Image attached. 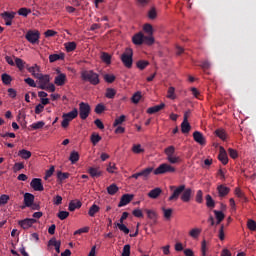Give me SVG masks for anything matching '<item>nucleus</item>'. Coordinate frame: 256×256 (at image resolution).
Segmentation results:
<instances>
[{
    "instance_id": "9b49d317",
    "label": "nucleus",
    "mask_w": 256,
    "mask_h": 256,
    "mask_svg": "<svg viewBox=\"0 0 256 256\" xmlns=\"http://www.w3.org/2000/svg\"><path fill=\"white\" fill-rule=\"evenodd\" d=\"M30 186L32 187V189L34 191H44L45 190L40 178H33L32 181L30 182Z\"/></svg>"
},
{
    "instance_id": "0eeeda50",
    "label": "nucleus",
    "mask_w": 256,
    "mask_h": 256,
    "mask_svg": "<svg viewBox=\"0 0 256 256\" xmlns=\"http://www.w3.org/2000/svg\"><path fill=\"white\" fill-rule=\"evenodd\" d=\"M79 117L82 121H85L89 115H91V106L89 103L81 102L79 104Z\"/></svg>"
},
{
    "instance_id": "f8f14e48",
    "label": "nucleus",
    "mask_w": 256,
    "mask_h": 256,
    "mask_svg": "<svg viewBox=\"0 0 256 256\" xmlns=\"http://www.w3.org/2000/svg\"><path fill=\"white\" fill-rule=\"evenodd\" d=\"M193 139L196 143H198L199 145H206L207 141L205 140V136H203V133L199 132V131H195L193 133Z\"/></svg>"
},
{
    "instance_id": "680f3d73",
    "label": "nucleus",
    "mask_w": 256,
    "mask_h": 256,
    "mask_svg": "<svg viewBox=\"0 0 256 256\" xmlns=\"http://www.w3.org/2000/svg\"><path fill=\"white\" fill-rule=\"evenodd\" d=\"M247 227L250 231H256V222L254 220H248Z\"/></svg>"
},
{
    "instance_id": "c756f323",
    "label": "nucleus",
    "mask_w": 256,
    "mask_h": 256,
    "mask_svg": "<svg viewBox=\"0 0 256 256\" xmlns=\"http://www.w3.org/2000/svg\"><path fill=\"white\" fill-rule=\"evenodd\" d=\"M119 192V187L117 184H111L107 187V193L108 195H116Z\"/></svg>"
},
{
    "instance_id": "79ce46f5",
    "label": "nucleus",
    "mask_w": 256,
    "mask_h": 256,
    "mask_svg": "<svg viewBox=\"0 0 256 256\" xmlns=\"http://www.w3.org/2000/svg\"><path fill=\"white\" fill-rule=\"evenodd\" d=\"M213 213L215 214L218 223H221V221L225 219V214L222 211L214 210Z\"/></svg>"
},
{
    "instance_id": "20e7f679",
    "label": "nucleus",
    "mask_w": 256,
    "mask_h": 256,
    "mask_svg": "<svg viewBox=\"0 0 256 256\" xmlns=\"http://www.w3.org/2000/svg\"><path fill=\"white\" fill-rule=\"evenodd\" d=\"M121 61L127 69H131L133 67V49L126 48L121 55Z\"/></svg>"
},
{
    "instance_id": "6ab92c4d",
    "label": "nucleus",
    "mask_w": 256,
    "mask_h": 256,
    "mask_svg": "<svg viewBox=\"0 0 256 256\" xmlns=\"http://www.w3.org/2000/svg\"><path fill=\"white\" fill-rule=\"evenodd\" d=\"M217 191H218L219 197H227V195H229V192L231 191V189L225 185H219L217 187Z\"/></svg>"
},
{
    "instance_id": "f3484780",
    "label": "nucleus",
    "mask_w": 256,
    "mask_h": 256,
    "mask_svg": "<svg viewBox=\"0 0 256 256\" xmlns=\"http://www.w3.org/2000/svg\"><path fill=\"white\" fill-rule=\"evenodd\" d=\"M48 247H55L56 253H61V241H57L55 238L48 241Z\"/></svg>"
},
{
    "instance_id": "aec40b11",
    "label": "nucleus",
    "mask_w": 256,
    "mask_h": 256,
    "mask_svg": "<svg viewBox=\"0 0 256 256\" xmlns=\"http://www.w3.org/2000/svg\"><path fill=\"white\" fill-rule=\"evenodd\" d=\"M144 39H145V35L139 32L133 36L132 41L134 45H143Z\"/></svg>"
},
{
    "instance_id": "3c124183",
    "label": "nucleus",
    "mask_w": 256,
    "mask_h": 256,
    "mask_svg": "<svg viewBox=\"0 0 256 256\" xmlns=\"http://www.w3.org/2000/svg\"><path fill=\"white\" fill-rule=\"evenodd\" d=\"M21 169H25V164L23 162H17L13 166L14 173H17V171H21Z\"/></svg>"
},
{
    "instance_id": "13d9d810",
    "label": "nucleus",
    "mask_w": 256,
    "mask_h": 256,
    "mask_svg": "<svg viewBox=\"0 0 256 256\" xmlns=\"http://www.w3.org/2000/svg\"><path fill=\"white\" fill-rule=\"evenodd\" d=\"M57 217L61 220V221H65V219H67V217H69V212L67 211H60L57 214Z\"/></svg>"
},
{
    "instance_id": "4d7b16f0",
    "label": "nucleus",
    "mask_w": 256,
    "mask_h": 256,
    "mask_svg": "<svg viewBox=\"0 0 256 256\" xmlns=\"http://www.w3.org/2000/svg\"><path fill=\"white\" fill-rule=\"evenodd\" d=\"M196 203H203V191L198 190L195 197Z\"/></svg>"
},
{
    "instance_id": "f03ea898",
    "label": "nucleus",
    "mask_w": 256,
    "mask_h": 256,
    "mask_svg": "<svg viewBox=\"0 0 256 256\" xmlns=\"http://www.w3.org/2000/svg\"><path fill=\"white\" fill-rule=\"evenodd\" d=\"M82 81H88L90 85H99L101 80L99 79V74L95 73L93 70H84L81 72Z\"/></svg>"
},
{
    "instance_id": "5fc2aeb1",
    "label": "nucleus",
    "mask_w": 256,
    "mask_h": 256,
    "mask_svg": "<svg viewBox=\"0 0 256 256\" xmlns=\"http://www.w3.org/2000/svg\"><path fill=\"white\" fill-rule=\"evenodd\" d=\"M29 13H31V9L20 8L18 10V15H21L22 17H27V15H29Z\"/></svg>"
},
{
    "instance_id": "69168bd1",
    "label": "nucleus",
    "mask_w": 256,
    "mask_h": 256,
    "mask_svg": "<svg viewBox=\"0 0 256 256\" xmlns=\"http://www.w3.org/2000/svg\"><path fill=\"white\" fill-rule=\"evenodd\" d=\"M104 80L106 81V83H113L115 81V75L106 74L104 75Z\"/></svg>"
},
{
    "instance_id": "cd10ccee",
    "label": "nucleus",
    "mask_w": 256,
    "mask_h": 256,
    "mask_svg": "<svg viewBox=\"0 0 256 256\" xmlns=\"http://www.w3.org/2000/svg\"><path fill=\"white\" fill-rule=\"evenodd\" d=\"M215 135L216 137H219V139H221L222 141H227V132H225L224 129H221V128L217 129L215 131Z\"/></svg>"
},
{
    "instance_id": "423d86ee",
    "label": "nucleus",
    "mask_w": 256,
    "mask_h": 256,
    "mask_svg": "<svg viewBox=\"0 0 256 256\" xmlns=\"http://www.w3.org/2000/svg\"><path fill=\"white\" fill-rule=\"evenodd\" d=\"M40 37L41 34L37 30H29L25 35L27 42L31 43L32 45H39Z\"/></svg>"
},
{
    "instance_id": "4468645a",
    "label": "nucleus",
    "mask_w": 256,
    "mask_h": 256,
    "mask_svg": "<svg viewBox=\"0 0 256 256\" xmlns=\"http://www.w3.org/2000/svg\"><path fill=\"white\" fill-rule=\"evenodd\" d=\"M133 194H124L122 195L118 207H125V205H129L130 201H133Z\"/></svg>"
},
{
    "instance_id": "e433bc0d",
    "label": "nucleus",
    "mask_w": 256,
    "mask_h": 256,
    "mask_svg": "<svg viewBox=\"0 0 256 256\" xmlns=\"http://www.w3.org/2000/svg\"><path fill=\"white\" fill-rule=\"evenodd\" d=\"M1 79L4 85H11V81H13V78H11V75L7 73L2 74Z\"/></svg>"
},
{
    "instance_id": "052dcab7",
    "label": "nucleus",
    "mask_w": 256,
    "mask_h": 256,
    "mask_svg": "<svg viewBox=\"0 0 256 256\" xmlns=\"http://www.w3.org/2000/svg\"><path fill=\"white\" fill-rule=\"evenodd\" d=\"M132 151L133 153L139 154V153H143L145 150L141 148L140 144H136L132 147Z\"/></svg>"
},
{
    "instance_id": "4c0bfd02",
    "label": "nucleus",
    "mask_w": 256,
    "mask_h": 256,
    "mask_svg": "<svg viewBox=\"0 0 256 256\" xmlns=\"http://www.w3.org/2000/svg\"><path fill=\"white\" fill-rule=\"evenodd\" d=\"M189 235L190 237H192V239H198L199 235H201V229L193 228L192 230H190Z\"/></svg>"
},
{
    "instance_id": "5701e85b",
    "label": "nucleus",
    "mask_w": 256,
    "mask_h": 256,
    "mask_svg": "<svg viewBox=\"0 0 256 256\" xmlns=\"http://www.w3.org/2000/svg\"><path fill=\"white\" fill-rule=\"evenodd\" d=\"M82 203L79 200H72L69 203L68 211H75V209H81Z\"/></svg>"
},
{
    "instance_id": "9d476101",
    "label": "nucleus",
    "mask_w": 256,
    "mask_h": 256,
    "mask_svg": "<svg viewBox=\"0 0 256 256\" xmlns=\"http://www.w3.org/2000/svg\"><path fill=\"white\" fill-rule=\"evenodd\" d=\"M2 19L5 21V25L8 27L12 25L13 19H15V12H3L0 14Z\"/></svg>"
},
{
    "instance_id": "bf43d9fd",
    "label": "nucleus",
    "mask_w": 256,
    "mask_h": 256,
    "mask_svg": "<svg viewBox=\"0 0 256 256\" xmlns=\"http://www.w3.org/2000/svg\"><path fill=\"white\" fill-rule=\"evenodd\" d=\"M143 29L145 33H148V35H153V26L151 24H145Z\"/></svg>"
},
{
    "instance_id": "b1692460",
    "label": "nucleus",
    "mask_w": 256,
    "mask_h": 256,
    "mask_svg": "<svg viewBox=\"0 0 256 256\" xmlns=\"http://www.w3.org/2000/svg\"><path fill=\"white\" fill-rule=\"evenodd\" d=\"M65 59V53L61 52L59 54H51L49 56V61L55 63V61H63Z\"/></svg>"
},
{
    "instance_id": "09e8293b",
    "label": "nucleus",
    "mask_w": 256,
    "mask_h": 256,
    "mask_svg": "<svg viewBox=\"0 0 256 256\" xmlns=\"http://www.w3.org/2000/svg\"><path fill=\"white\" fill-rule=\"evenodd\" d=\"M114 225L115 227H118V229L122 231V233H124L125 235H129V228H127L125 224H114Z\"/></svg>"
},
{
    "instance_id": "de8ad7c7",
    "label": "nucleus",
    "mask_w": 256,
    "mask_h": 256,
    "mask_svg": "<svg viewBox=\"0 0 256 256\" xmlns=\"http://www.w3.org/2000/svg\"><path fill=\"white\" fill-rule=\"evenodd\" d=\"M121 256H131V245L129 244L124 245Z\"/></svg>"
},
{
    "instance_id": "7ed1b4c3",
    "label": "nucleus",
    "mask_w": 256,
    "mask_h": 256,
    "mask_svg": "<svg viewBox=\"0 0 256 256\" xmlns=\"http://www.w3.org/2000/svg\"><path fill=\"white\" fill-rule=\"evenodd\" d=\"M164 153L166 155L167 161L171 165H176V163H181V157L175 155V146H168L165 148Z\"/></svg>"
},
{
    "instance_id": "603ef678",
    "label": "nucleus",
    "mask_w": 256,
    "mask_h": 256,
    "mask_svg": "<svg viewBox=\"0 0 256 256\" xmlns=\"http://www.w3.org/2000/svg\"><path fill=\"white\" fill-rule=\"evenodd\" d=\"M228 155L231 157V159H237L239 157V153L233 148L228 149Z\"/></svg>"
},
{
    "instance_id": "c9c22d12",
    "label": "nucleus",
    "mask_w": 256,
    "mask_h": 256,
    "mask_svg": "<svg viewBox=\"0 0 256 256\" xmlns=\"http://www.w3.org/2000/svg\"><path fill=\"white\" fill-rule=\"evenodd\" d=\"M64 45L67 53H71V51H75V49H77V43L75 42H67Z\"/></svg>"
},
{
    "instance_id": "1a4fd4ad",
    "label": "nucleus",
    "mask_w": 256,
    "mask_h": 256,
    "mask_svg": "<svg viewBox=\"0 0 256 256\" xmlns=\"http://www.w3.org/2000/svg\"><path fill=\"white\" fill-rule=\"evenodd\" d=\"M35 223H37V220L35 218H26L24 220H20L18 222V225H20L22 229L27 230V229H31V227H33Z\"/></svg>"
},
{
    "instance_id": "39448f33",
    "label": "nucleus",
    "mask_w": 256,
    "mask_h": 256,
    "mask_svg": "<svg viewBox=\"0 0 256 256\" xmlns=\"http://www.w3.org/2000/svg\"><path fill=\"white\" fill-rule=\"evenodd\" d=\"M175 171V167H173L171 164L163 163L154 170V175H165L167 173H175Z\"/></svg>"
},
{
    "instance_id": "412c9836",
    "label": "nucleus",
    "mask_w": 256,
    "mask_h": 256,
    "mask_svg": "<svg viewBox=\"0 0 256 256\" xmlns=\"http://www.w3.org/2000/svg\"><path fill=\"white\" fill-rule=\"evenodd\" d=\"M79 115V110L77 108H74L72 111L68 113H64L62 117H65L66 119H69L70 121H73V119H77V116Z\"/></svg>"
},
{
    "instance_id": "774afa93",
    "label": "nucleus",
    "mask_w": 256,
    "mask_h": 256,
    "mask_svg": "<svg viewBox=\"0 0 256 256\" xmlns=\"http://www.w3.org/2000/svg\"><path fill=\"white\" fill-rule=\"evenodd\" d=\"M149 19H157V10L153 7L148 12Z\"/></svg>"
},
{
    "instance_id": "72a5a7b5",
    "label": "nucleus",
    "mask_w": 256,
    "mask_h": 256,
    "mask_svg": "<svg viewBox=\"0 0 256 256\" xmlns=\"http://www.w3.org/2000/svg\"><path fill=\"white\" fill-rule=\"evenodd\" d=\"M206 206L208 209H215V200L209 194L206 195Z\"/></svg>"
},
{
    "instance_id": "2f4dec72",
    "label": "nucleus",
    "mask_w": 256,
    "mask_h": 256,
    "mask_svg": "<svg viewBox=\"0 0 256 256\" xmlns=\"http://www.w3.org/2000/svg\"><path fill=\"white\" fill-rule=\"evenodd\" d=\"M100 59L105 63L106 65H111V55L107 52H102Z\"/></svg>"
},
{
    "instance_id": "338daca9",
    "label": "nucleus",
    "mask_w": 256,
    "mask_h": 256,
    "mask_svg": "<svg viewBox=\"0 0 256 256\" xmlns=\"http://www.w3.org/2000/svg\"><path fill=\"white\" fill-rule=\"evenodd\" d=\"M103 111H105V105H103V104L96 105L95 113H97V115H101V113H103Z\"/></svg>"
},
{
    "instance_id": "a18cd8bd",
    "label": "nucleus",
    "mask_w": 256,
    "mask_h": 256,
    "mask_svg": "<svg viewBox=\"0 0 256 256\" xmlns=\"http://www.w3.org/2000/svg\"><path fill=\"white\" fill-rule=\"evenodd\" d=\"M125 119V115H121L120 117L116 118L113 123V127H118V125H122L123 123H125Z\"/></svg>"
},
{
    "instance_id": "ea45409f",
    "label": "nucleus",
    "mask_w": 256,
    "mask_h": 256,
    "mask_svg": "<svg viewBox=\"0 0 256 256\" xmlns=\"http://www.w3.org/2000/svg\"><path fill=\"white\" fill-rule=\"evenodd\" d=\"M101 139L102 138L98 133H92V135L90 137V141L94 146L97 145V143H99V141H101Z\"/></svg>"
},
{
    "instance_id": "0e129e2a",
    "label": "nucleus",
    "mask_w": 256,
    "mask_h": 256,
    "mask_svg": "<svg viewBox=\"0 0 256 256\" xmlns=\"http://www.w3.org/2000/svg\"><path fill=\"white\" fill-rule=\"evenodd\" d=\"M167 97L168 99H176V96H175V88L174 87H170L168 89V94H167Z\"/></svg>"
},
{
    "instance_id": "c85d7f7f",
    "label": "nucleus",
    "mask_w": 256,
    "mask_h": 256,
    "mask_svg": "<svg viewBox=\"0 0 256 256\" xmlns=\"http://www.w3.org/2000/svg\"><path fill=\"white\" fill-rule=\"evenodd\" d=\"M18 156L25 160L31 159V151L25 149L19 150Z\"/></svg>"
},
{
    "instance_id": "bb28decb",
    "label": "nucleus",
    "mask_w": 256,
    "mask_h": 256,
    "mask_svg": "<svg viewBox=\"0 0 256 256\" xmlns=\"http://www.w3.org/2000/svg\"><path fill=\"white\" fill-rule=\"evenodd\" d=\"M139 173H140V177H142L144 181H147V179H149V175L153 173V167H148L140 171Z\"/></svg>"
},
{
    "instance_id": "c03bdc74",
    "label": "nucleus",
    "mask_w": 256,
    "mask_h": 256,
    "mask_svg": "<svg viewBox=\"0 0 256 256\" xmlns=\"http://www.w3.org/2000/svg\"><path fill=\"white\" fill-rule=\"evenodd\" d=\"M69 173L68 172H61L59 171L57 173V179L58 181H65V179H69Z\"/></svg>"
},
{
    "instance_id": "a211bd4d",
    "label": "nucleus",
    "mask_w": 256,
    "mask_h": 256,
    "mask_svg": "<svg viewBox=\"0 0 256 256\" xmlns=\"http://www.w3.org/2000/svg\"><path fill=\"white\" fill-rule=\"evenodd\" d=\"M162 109H165V103L148 108L146 113H148V115H154V113H159Z\"/></svg>"
},
{
    "instance_id": "a19ab883",
    "label": "nucleus",
    "mask_w": 256,
    "mask_h": 256,
    "mask_svg": "<svg viewBox=\"0 0 256 256\" xmlns=\"http://www.w3.org/2000/svg\"><path fill=\"white\" fill-rule=\"evenodd\" d=\"M14 65H16V67H18L20 71H23V69H25V61H23V59L21 58H15Z\"/></svg>"
},
{
    "instance_id": "a878e982",
    "label": "nucleus",
    "mask_w": 256,
    "mask_h": 256,
    "mask_svg": "<svg viewBox=\"0 0 256 256\" xmlns=\"http://www.w3.org/2000/svg\"><path fill=\"white\" fill-rule=\"evenodd\" d=\"M28 71L29 73H31V75H33V77H35V79H37V75H41V68L37 64H34L33 66L29 67Z\"/></svg>"
},
{
    "instance_id": "dca6fc26",
    "label": "nucleus",
    "mask_w": 256,
    "mask_h": 256,
    "mask_svg": "<svg viewBox=\"0 0 256 256\" xmlns=\"http://www.w3.org/2000/svg\"><path fill=\"white\" fill-rule=\"evenodd\" d=\"M35 202V196L31 193L24 194V205L25 207H31Z\"/></svg>"
},
{
    "instance_id": "ddd939ff",
    "label": "nucleus",
    "mask_w": 256,
    "mask_h": 256,
    "mask_svg": "<svg viewBox=\"0 0 256 256\" xmlns=\"http://www.w3.org/2000/svg\"><path fill=\"white\" fill-rule=\"evenodd\" d=\"M66 81H67V75L65 73L58 74L54 79V83L58 87H63Z\"/></svg>"
},
{
    "instance_id": "7c9ffc66",
    "label": "nucleus",
    "mask_w": 256,
    "mask_h": 256,
    "mask_svg": "<svg viewBox=\"0 0 256 256\" xmlns=\"http://www.w3.org/2000/svg\"><path fill=\"white\" fill-rule=\"evenodd\" d=\"M79 158H80L79 152L72 151L69 156V161L72 163V165H75V163H77V161H79Z\"/></svg>"
},
{
    "instance_id": "58836bf2",
    "label": "nucleus",
    "mask_w": 256,
    "mask_h": 256,
    "mask_svg": "<svg viewBox=\"0 0 256 256\" xmlns=\"http://www.w3.org/2000/svg\"><path fill=\"white\" fill-rule=\"evenodd\" d=\"M145 212L147 213L148 219H151L152 221H157V212L149 209H145Z\"/></svg>"
},
{
    "instance_id": "f257e3e1",
    "label": "nucleus",
    "mask_w": 256,
    "mask_h": 256,
    "mask_svg": "<svg viewBox=\"0 0 256 256\" xmlns=\"http://www.w3.org/2000/svg\"><path fill=\"white\" fill-rule=\"evenodd\" d=\"M170 191H172V194L168 198V201H178L180 197L183 203H189V201H191V197H193V190L191 188H187L184 184L179 186H170Z\"/></svg>"
},
{
    "instance_id": "864d4df0",
    "label": "nucleus",
    "mask_w": 256,
    "mask_h": 256,
    "mask_svg": "<svg viewBox=\"0 0 256 256\" xmlns=\"http://www.w3.org/2000/svg\"><path fill=\"white\" fill-rule=\"evenodd\" d=\"M9 203V195L7 194H2L0 196V206L1 205H7Z\"/></svg>"
},
{
    "instance_id": "8fccbe9b",
    "label": "nucleus",
    "mask_w": 256,
    "mask_h": 256,
    "mask_svg": "<svg viewBox=\"0 0 256 256\" xmlns=\"http://www.w3.org/2000/svg\"><path fill=\"white\" fill-rule=\"evenodd\" d=\"M31 127L32 129H34V131H37V129H43V127H45V122L39 121V122L33 123Z\"/></svg>"
},
{
    "instance_id": "2eb2a0df",
    "label": "nucleus",
    "mask_w": 256,
    "mask_h": 256,
    "mask_svg": "<svg viewBox=\"0 0 256 256\" xmlns=\"http://www.w3.org/2000/svg\"><path fill=\"white\" fill-rule=\"evenodd\" d=\"M218 159L221 161L222 165H227L229 163V157L227 156V151H225V148L220 147Z\"/></svg>"
},
{
    "instance_id": "e2e57ef3",
    "label": "nucleus",
    "mask_w": 256,
    "mask_h": 256,
    "mask_svg": "<svg viewBox=\"0 0 256 256\" xmlns=\"http://www.w3.org/2000/svg\"><path fill=\"white\" fill-rule=\"evenodd\" d=\"M139 101H141V92H136L133 96H132V103H139Z\"/></svg>"
},
{
    "instance_id": "393cba45",
    "label": "nucleus",
    "mask_w": 256,
    "mask_h": 256,
    "mask_svg": "<svg viewBox=\"0 0 256 256\" xmlns=\"http://www.w3.org/2000/svg\"><path fill=\"white\" fill-rule=\"evenodd\" d=\"M161 193H163V190L161 188H154L148 193V197L150 199H157Z\"/></svg>"
},
{
    "instance_id": "6e6d98bb",
    "label": "nucleus",
    "mask_w": 256,
    "mask_h": 256,
    "mask_svg": "<svg viewBox=\"0 0 256 256\" xmlns=\"http://www.w3.org/2000/svg\"><path fill=\"white\" fill-rule=\"evenodd\" d=\"M145 45H153L155 43V38L153 36H144Z\"/></svg>"
},
{
    "instance_id": "37998d69",
    "label": "nucleus",
    "mask_w": 256,
    "mask_h": 256,
    "mask_svg": "<svg viewBox=\"0 0 256 256\" xmlns=\"http://www.w3.org/2000/svg\"><path fill=\"white\" fill-rule=\"evenodd\" d=\"M181 131L182 133H189V131H191V124H189V122H182Z\"/></svg>"
},
{
    "instance_id": "473e14b6",
    "label": "nucleus",
    "mask_w": 256,
    "mask_h": 256,
    "mask_svg": "<svg viewBox=\"0 0 256 256\" xmlns=\"http://www.w3.org/2000/svg\"><path fill=\"white\" fill-rule=\"evenodd\" d=\"M115 95H117V90H115V88L106 89L105 97L107 99H115Z\"/></svg>"
},
{
    "instance_id": "6e6552de",
    "label": "nucleus",
    "mask_w": 256,
    "mask_h": 256,
    "mask_svg": "<svg viewBox=\"0 0 256 256\" xmlns=\"http://www.w3.org/2000/svg\"><path fill=\"white\" fill-rule=\"evenodd\" d=\"M36 79L39 80L38 82V89H47V86L49 85L50 81H51V76H49V74H36Z\"/></svg>"
},
{
    "instance_id": "49530a36",
    "label": "nucleus",
    "mask_w": 256,
    "mask_h": 256,
    "mask_svg": "<svg viewBox=\"0 0 256 256\" xmlns=\"http://www.w3.org/2000/svg\"><path fill=\"white\" fill-rule=\"evenodd\" d=\"M147 66H149V61H147V60H139L137 62V67L141 71H143V69H145Z\"/></svg>"
},
{
    "instance_id": "4be33fe9",
    "label": "nucleus",
    "mask_w": 256,
    "mask_h": 256,
    "mask_svg": "<svg viewBox=\"0 0 256 256\" xmlns=\"http://www.w3.org/2000/svg\"><path fill=\"white\" fill-rule=\"evenodd\" d=\"M88 173L89 175L95 179L97 177H101V175H103V172L99 169V168H95V167H90L88 169Z\"/></svg>"
},
{
    "instance_id": "f704fd0d",
    "label": "nucleus",
    "mask_w": 256,
    "mask_h": 256,
    "mask_svg": "<svg viewBox=\"0 0 256 256\" xmlns=\"http://www.w3.org/2000/svg\"><path fill=\"white\" fill-rule=\"evenodd\" d=\"M99 211H100L99 206L96 205V204H93V205L89 208L88 215H89L90 217H95V214H96V213H99Z\"/></svg>"
}]
</instances>
